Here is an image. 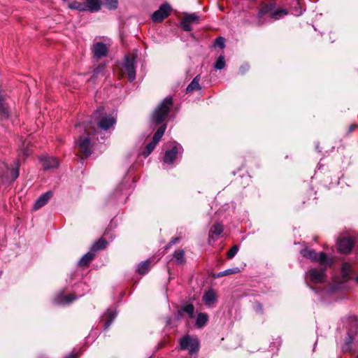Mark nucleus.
<instances>
[{"instance_id":"f257e3e1","label":"nucleus","mask_w":358,"mask_h":358,"mask_svg":"<svg viewBox=\"0 0 358 358\" xmlns=\"http://www.w3.org/2000/svg\"><path fill=\"white\" fill-rule=\"evenodd\" d=\"M115 123V119L111 115L106 114L103 108H98L88 123L76 124V128L85 130V134L80 136L78 145L80 151L86 156L91 154L92 143L90 136H94L96 132L94 127L95 124L103 130L108 129Z\"/></svg>"},{"instance_id":"f03ea898","label":"nucleus","mask_w":358,"mask_h":358,"mask_svg":"<svg viewBox=\"0 0 358 358\" xmlns=\"http://www.w3.org/2000/svg\"><path fill=\"white\" fill-rule=\"evenodd\" d=\"M275 6V3L273 1H270L268 3H262L257 15V17L261 19L264 15H268L270 19L273 21L287 14V11L285 9H278L274 10Z\"/></svg>"},{"instance_id":"7ed1b4c3","label":"nucleus","mask_w":358,"mask_h":358,"mask_svg":"<svg viewBox=\"0 0 358 358\" xmlns=\"http://www.w3.org/2000/svg\"><path fill=\"white\" fill-rule=\"evenodd\" d=\"M172 102V98L171 96H167L155 108L152 117V120L156 124H160L165 120L169 113Z\"/></svg>"},{"instance_id":"20e7f679","label":"nucleus","mask_w":358,"mask_h":358,"mask_svg":"<svg viewBox=\"0 0 358 358\" xmlns=\"http://www.w3.org/2000/svg\"><path fill=\"white\" fill-rule=\"evenodd\" d=\"M137 52H133L131 55L125 56L124 62L122 64L121 72L126 73L129 81H133L136 78L135 64L136 63Z\"/></svg>"},{"instance_id":"39448f33","label":"nucleus","mask_w":358,"mask_h":358,"mask_svg":"<svg viewBox=\"0 0 358 358\" xmlns=\"http://www.w3.org/2000/svg\"><path fill=\"white\" fill-rule=\"evenodd\" d=\"M181 350H187L189 354L196 352L199 348V342L196 337L186 335L180 341Z\"/></svg>"},{"instance_id":"423d86ee","label":"nucleus","mask_w":358,"mask_h":358,"mask_svg":"<svg viewBox=\"0 0 358 358\" xmlns=\"http://www.w3.org/2000/svg\"><path fill=\"white\" fill-rule=\"evenodd\" d=\"M301 254L303 257L308 258L312 261H318L322 265L327 266L330 264V263L328 262L325 253L324 252H320L317 255L314 250L306 248L301 251Z\"/></svg>"},{"instance_id":"0eeeda50","label":"nucleus","mask_w":358,"mask_h":358,"mask_svg":"<svg viewBox=\"0 0 358 358\" xmlns=\"http://www.w3.org/2000/svg\"><path fill=\"white\" fill-rule=\"evenodd\" d=\"M171 11V7L167 3L162 4L159 8L154 12L152 15V20L155 22H160L164 18L167 17Z\"/></svg>"},{"instance_id":"6e6552de","label":"nucleus","mask_w":358,"mask_h":358,"mask_svg":"<svg viewBox=\"0 0 358 358\" xmlns=\"http://www.w3.org/2000/svg\"><path fill=\"white\" fill-rule=\"evenodd\" d=\"M20 166V162L19 159H15L13 162V164L11 168H7L6 172L4 173L3 177L10 181L13 182L15 179L17 178L19 176V170Z\"/></svg>"},{"instance_id":"1a4fd4ad","label":"nucleus","mask_w":358,"mask_h":358,"mask_svg":"<svg viewBox=\"0 0 358 358\" xmlns=\"http://www.w3.org/2000/svg\"><path fill=\"white\" fill-rule=\"evenodd\" d=\"M355 244L354 240L351 237L341 238L338 241V249L341 253H349Z\"/></svg>"},{"instance_id":"9d476101","label":"nucleus","mask_w":358,"mask_h":358,"mask_svg":"<svg viewBox=\"0 0 358 358\" xmlns=\"http://www.w3.org/2000/svg\"><path fill=\"white\" fill-rule=\"evenodd\" d=\"M199 17L195 13L185 15L181 21V26L185 31H190L192 30V25L194 23H198Z\"/></svg>"},{"instance_id":"9b49d317","label":"nucleus","mask_w":358,"mask_h":358,"mask_svg":"<svg viewBox=\"0 0 358 358\" xmlns=\"http://www.w3.org/2000/svg\"><path fill=\"white\" fill-rule=\"evenodd\" d=\"M307 278L313 283L322 282L324 278V269H310L307 273Z\"/></svg>"},{"instance_id":"f8f14e48","label":"nucleus","mask_w":358,"mask_h":358,"mask_svg":"<svg viewBox=\"0 0 358 358\" xmlns=\"http://www.w3.org/2000/svg\"><path fill=\"white\" fill-rule=\"evenodd\" d=\"M41 162L44 170H50L57 168L59 166L58 159L53 157H42Z\"/></svg>"},{"instance_id":"ddd939ff","label":"nucleus","mask_w":358,"mask_h":358,"mask_svg":"<svg viewBox=\"0 0 358 358\" xmlns=\"http://www.w3.org/2000/svg\"><path fill=\"white\" fill-rule=\"evenodd\" d=\"M53 194L51 191L47 192L42 195H41L38 199L36 201L34 205V210H37L44 206L52 196Z\"/></svg>"},{"instance_id":"4468645a","label":"nucleus","mask_w":358,"mask_h":358,"mask_svg":"<svg viewBox=\"0 0 358 358\" xmlns=\"http://www.w3.org/2000/svg\"><path fill=\"white\" fill-rule=\"evenodd\" d=\"M224 230V227L221 223H215L210 229L209 231V244H212V241H215V236H220Z\"/></svg>"},{"instance_id":"2eb2a0df","label":"nucleus","mask_w":358,"mask_h":358,"mask_svg":"<svg viewBox=\"0 0 358 358\" xmlns=\"http://www.w3.org/2000/svg\"><path fill=\"white\" fill-rule=\"evenodd\" d=\"M107 52L108 48L106 45L102 43H96L93 46L94 55L98 58L105 56Z\"/></svg>"},{"instance_id":"dca6fc26","label":"nucleus","mask_w":358,"mask_h":358,"mask_svg":"<svg viewBox=\"0 0 358 358\" xmlns=\"http://www.w3.org/2000/svg\"><path fill=\"white\" fill-rule=\"evenodd\" d=\"M358 332V328L355 327V330H350L348 332V336L345 338V344L343 347V350L348 351L350 350V344L352 343L355 335Z\"/></svg>"},{"instance_id":"f3484780","label":"nucleus","mask_w":358,"mask_h":358,"mask_svg":"<svg viewBox=\"0 0 358 358\" xmlns=\"http://www.w3.org/2000/svg\"><path fill=\"white\" fill-rule=\"evenodd\" d=\"M178 152V150L176 146L173 147L170 150H167L165 152L164 162L166 164L173 163L177 157Z\"/></svg>"},{"instance_id":"a211bd4d","label":"nucleus","mask_w":358,"mask_h":358,"mask_svg":"<svg viewBox=\"0 0 358 358\" xmlns=\"http://www.w3.org/2000/svg\"><path fill=\"white\" fill-rule=\"evenodd\" d=\"M9 115L10 111L6 103L5 98L0 94V116L1 118L7 119Z\"/></svg>"},{"instance_id":"6ab92c4d","label":"nucleus","mask_w":358,"mask_h":358,"mask_svg":"<svg viewBox=\"0 0 358 358\" xmlns=\"http://www.w3.org/2000/svg\"><path fill=\"white\" fill-rule=\"evenodd\" d=\"M84 3L87 10L91 12L98 11L101 8L100 0H85Z\"/></svg>"},{"instance_id":"aec40b11","label":"nucleus","mask_w":358,"mask_h":358,"mask_svg":"<svg viewBox=\"0 0 358 358\" xmlns=\"http://www.w3.org/2000/svg\"><path fill=\"white\" fill-rule=\"evenodd\" d=\"M76 299V296L74 294H69L66 296H63L62 295H58L55 301L58 304H64L69 303Z\"/></svg>"},{"instance_id":"412c9836","label":"nucleus","mask_w":358,"mask_h":358,"mask_svg":"<svg viewBox=\"0 0 358 358\" xmlns=\"http://www.w3.org/2000/svg\"><path fill=\"white\" fill-rule=\"evenodd\" d=\"M203 300L206 305H211L215 301V294L213 290H208L203 296Z\"/></svg>"},{"instance_id":"4be33fe9","label":"nucleus","mask_w":358,"mask_h":358,"mask_svg":"<svg viewBox=\"0 0 358 358\" xmlns=\"http://www.w3.org/2000/svg\"><path fill=\"white\" fill-rule=\"evenodd\" d=\"M94 253L92 251L86 253L80 259L78 264L80 266H86L90 262V261L94 258Z\"/></svg>"},{"instance_id":"5701e85b","label":"nucleus","mask_w":358,"mask_h":358,"mask_svg":"<svg viewBox=\"0 0 358 358\" xmlns=\"http://www.w3.org/2000/svg\"><path fill=\"white\" fill-rule=\"evenodd\" d=\"M166 129V126L165 124L162 125V127H160L157 130V131L154 134V136H153V138H152V141L153 142H155V143H158V142L160 141V139L162 138V137L163 136L164 132H165V130Z\"/></svg>"},{"instance_id":"b1692460","label":"nucleus","mask_w":358,"mask_h":358,"mask_svg":"<svg viewBox=\"0 0 358 358\" xmlns=\"http://www.w3.org/2000/svg\"><path fill=\"white\" fill-rule=\"evenodd\" d=\"M240 272V269L238 267H235L233 268H229L224 271L219 272L214 275V278H220L224 275H228L231 274H236Z\"/></svg>"},{"instance_id":"393cba45","label":"nucleus","mask_w":358,"mask_h":358,"mask_svg":"<svg viewBox=\"0 0 358 358\" xmlns=\"http://www.w3.org/2000/svg\"><path fill=\"white\" fill-rule=\"evenodd\" d=\"M351 266L348 263H344L342 265L341 273L344 280H347L350 277Z\"/></svg>"},{"instance_id":"a878e982","label":"nucleus","mask_w":358,"mask_h":358,"mask_svg":"<svg viewBox=\"0 0 358 358\" xmlns=\"http://www.w3.org/2000/svg\"><path fill=\"white\" fill-rule=\"evenodd\" d=\"M199 82V76H196L190 83V84L187 86L186 89L187 92H192L193 90H199L200 88Z\"/></svg>"},{"instance_id":"bb28decb","label":"nucleus","mask_w":358,"mask_h":358,"mask_svg":"<svg viewBox=\"0 0 358 358\" xmlns=\"http://www.w3.org/2000/svg\"><path fill=\"white\" fill-rule=\"evenodd\" d=\"M107 242L104 239H99L92 245L91 250L92 252H96L100 250H102L106 247Z\"/></svg>"},{"instance_id":"cd10ccee","label":"nucleus","mask_w":358,"mask_h":358,"mask_svg":"<svg viewBox=\"0 0 358 358\" xmlns=\"http://www.w3.org/2000/svg\"><path fill=\"white\" fill-rule=\"evenodd\" d=\"M208 321V315L206 313H199L196 318V324L198 327H203Z\"/></svg>"},{"instance_id":"c85d7f7f","label":"nucleus","mask_w":358,"mask_h":358,"mask_svg":"<svg viewBox=\"0 0 358 358\" xmlns=\"http://www.w3.org/2000/svg\"><path fill=\"white\" fill-rule=\"evenodd\" d=\"M150 269L149 261L142 262L138 267V272L141 275H144L148 272Z\"/></svg>"},{"instance_id":"c756f323","label":"nucleus","mask_w":358,"mask_h":358,"mask_svg":"<svg viewBox=\"0 0 358 358\" xmlns=\"http://www.w3.org/2000/svg\"><path fill=\"white\" fill-rule=\"evenodd\" d=\"M69 7L71 9H76V10H78L80 11L87 10L85 3H82L77 2V1L70 3L69 5Z\"/></svg>"},{"instance_id":"7c9ffc66","label":"nucleus","mask_w":358,"mask_h":358,"mask_svg":"<svg viewBox=\"0 0 358 358\" xmlns=\"http://www.w3.org/2000/svg\"><path fill=\"white\" fill-rule=\"evenodd\" d=\"M185 253L183 250H178L174 253V258L176 262L178 264H182L185 262Z\"/></svg>"},{"instance_id":"2f4dec72","label":"nucleus","mask_w":358,"mask_h":358,"mask_svg":"<svg viewBox=\"0 0 358 358\" xmlns=\"http://www.w3.org/2000/svg\"><path fill=\"white\" fill-rule=\"evenodd\" d=\"M184 311L187 313L190 317L193 316L194 308L192 304H187L185 306L183 307V308L181 310H178V314L181 315V312Z\"/></svg>"},{"instance_id":"473e14b6","label":"nucleus","mask_w":358,"mask_h":358,"mask_svg":"<svg viewBox=\"0 0 358 358\" xmlns=\"http://www.w3.org/2000/svg\"><path fill=\"white\" fill-rule=\"evenodd\" d=\"M107 315L108 319V321L105 323V329H107L110 327L116 315L113 310L110 309L108 310Z\"/></svg>"},{"instance_id":"72a5a7b5","label":"nucleus","mask_w":358,"mask_h":358,"mask_svg":"<svg viewBox=\"0 0 358 358\" xmlns=\"http://www.w3.org/2000/svg\"><path fill=\"white\" fill-rule=\"evenodd\" d=\"M156 145H157V143H155L153 141H151L146 146L145 150L143 152V155H144V157H148L152 152V150L155 149Z\"/></svg>"},{"instance_id":"f704fd0d","label":"nucleus","mask_w":358,"mask_h":358,"mask_svg":"<svg viewBox=\"0 0 358 358\" xmlns=\"http://www.w3.org/2000/svg\"><path fill=\"white\" fill-rule=\"evenodd\" d=\"M225 66V61H224V57L222 55H220L216 63L215 64V68L216 69H218V70H221Z\"/></svg>"},{"instance_id":"c9c22d12","label":"nucleus","mask_w":358,"mask_h":358,"mask_svg":"<svg viewBox=\"0 0 358 358\" xmlns=\"http://www.w3.org/2000/svg\"><path fill=\"white\" fill-rule=\"evenodd\" d=\"M118 0H106V6L108 9H115Z\"/></svg>"},{"instance_id":"e433bc0d","label":"nucleus","mask_w":358,"mask_h":358,"mask_svg":"<svg viewBox=\"0 0 358 358\" xmlns=\"http://www.w3.org/2000/svg\"><path fill=\"white\" fill-rule=\"evenodd\" d=\"M238 251V247L237 245H234L227 252V257L229 259L233 258Z\"/></svg>"},{"instance_id":"4c0bfd02","label":"nucleus","mask_w":358,"mask_h":358,"mask_svg":"<svg viewBox=\"0 0 358 358\" xmlns=\"http://www.w3.org/2000/svg\"><path fill=\"white\" fill-rule=\"evenodd\" d=\"M106 68L105 64H100L94 70V76H98L99 75H103V71Z\"/></svg>"},{"instance_id":"58836bf2","label":"nucleus","mask_w":358,"mask_h":358,"mask_svg":"<svg viewBox=\"0 0 358 358\" xmlns=\"http://www.w3.org/2000/svg\"><path fill=\"white\" fill-rule=\"evenodd\" d=\"M215 45L221 48L224 47V39L222 37H218L215 42Z\"/></svg>"},{"instance_id":"ea45409f","label":"nucleus","mask_w":358,"mask_h":358,"mask_svg":"<svg viewBox=\"0 0 358 358\" xmlns=\"http://www.w3.org/2000/svg\"><path fill=\"white\" fill-rule=\"evenodd\" d=\"M248 70V66H242L240 68V72L241 73L243 74L246 71Z\"/></svg>"},{"instance_id":"a19ab883","label":"nucleus","mask_w":358,"mask_h":358,"mask_svg":"<svg viewBox=\"0 0 358 358\" xmlns=\"http://www.w3.org/2000/svg\"><path fill=\"white\" fill-rule=\"evenodd\" d=\"M255 308L257 311L260 313L262 312V306L260 303H257L255 306Z\"/></svg>"},{"instance_id":"79ce46f5","label":"nucleus","mask_w":358,"mask_h":358,"mask_svg":"<svg viewBox=\"0 0 358 358\" xmlns=\"http://www.w3.org/2000/svg\"><path fill=\"white\" fill-rule=\"evenodd\" d=\"M178 241V238H173L172 239L170 243H169V245H173V244H175L176 243V241Z\"/></svg>"},{"instance_id":"37998d69","label":"nucleus","mask_w":358,"mask_h":358,"mask_svg":"<svg viewBox=\"0 0 358 358\" xmlns=\"http://www.w3.org/2000/svg\"><path fill=\"white\" fill-rule=\"evenodd\" d=\"M66 358H76L75 355H70L69 356H68Z\"/></svg>"},{"instance_id":"c03bdc74","label":"nucleus","mask_w":358,"mask_h":358,"mask_svg":"<svg viewBox=\"0 0 358 358\" xmlns=\"http://www.w3.org/2000/svg\"><path fill=\"white\" fill-rule=\"evenodd\" d=\"M357 127V125H355H355H352V126H351V127H350V130H351V131H352V130H353V129H354L355 127Z\"/></svg>"},{"instance_id":"a18cd8bd","label":"nucleus","mask_w":358,"mask_h":358,"mask_svg":"<svg viewBox=\"0 0 358 358\" xmlns=\"http://www.w3.org/2000/svg\"><path fill=\"white\" fill-rule=\"evenodd\" d=\"M356 282L358 283V276L356 278Z\"/></svg>"},{"instance_id":"49530a36","label":"nucleus","mask_w":358,"mask_h":358,"mask_svg":"<svg viewBox=\"0 0 358 358\" xmlns=\"http://www.w3.org/2000/svg\"><path fill=\"white\" fill-rule=\"evenodd\" d=\"M24 155L27 156L28 153L24 152Z\"/></svg>"},{"instance_id":"de8ad7c7","label":"nucleus","mask_w":358,"mask_h":358,"mask_svg":"<svg viewBox=\"0 0 358 358\" xmlns=\"http://www.w3.org/2000/svg\"><path fill=\"white\" fill-rule=\"evenodd\" d=\"M357 358H358V355H357Z\"/></svg>"}]
</instances>
